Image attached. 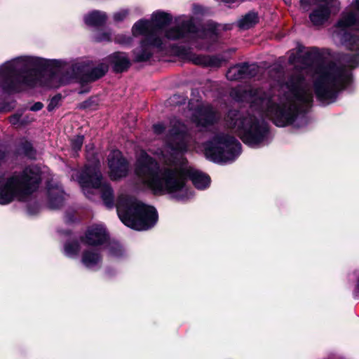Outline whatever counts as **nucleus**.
<instances>
[{
  "label": "nucleus",
  "mask_w": 359,
  "mask_h": 359,
  "mask_svg": "<svg viewBox=\"0 0 359 359\" xmlns=\"http://www.w3.org/2000/svg\"><path fill=\"white\" fill-rule=\"evenodd\" d=\"M304 67L296 70L278 89H252L245 92L244 98L250 103V111H257V117L250 111L230 110L225 118L226 125L242 141L252 147L268 144L269 131L263 117L266 116L279 127L290 124H306L304 112L311 107L313 93Z\"/></svg>",
  "instance_id": "nucleus-1"
},
{
  "label": "nucleus",
  "mask_w": 359,
  "mask_h": 359,
  "mask_svg": "<svg viewBox=\"0 0 359 359\" xmlns=\"http://www.w3.org/2000/svg\"><path fill=\"white\" fill-rule=\"evenodd\" d=\"M135 175L137 183L154 194H169L177 201L187 200L193 195L187 185V178L198 189H204L210 184L209 176L189 166L182 154L158 166L156 160L141 151L137 157Z\"/></svg>",
  "instance_id": "nucleus-2"
},
{
  "label": "nucleus",
  "mask_w": 359,
  "mask_h": 359,
  "mask_svg": "<svg viewBox=\"0 0 359 359\" xmlns=\"http://www.w3.org/2000/svg\"><path fill=\"white\" fill-rule=\"evenodd\" d=\"M171 20L172 17L169 13L158 11L152 14L151 20H140L134 25L133 34L145 36L140 46L133 50L135 61L149 60L152 55V48H165L168 40L183 39L191 41L199 36L192 19L185 17L178 18L174 26L164 30L163 28Z\"/></svg>",
  "instance_id": "nucleus-3"
},
{
  "label": "nucleus",
  "mask_w": 359,
  "mask_h": 359,
  "mask_svg": "<svg viewBox=\"0 0 359 359\" xmlns=\"http://www.w3.org/2000/svg\"><path fill=\"white\" fill-rule=\"evenodd\" d=\"M306 65L315 66L313 86L317 98L323 102H332L337 93L351 81L350 69L334 62H322V54L317 48L305 53Z\"/></svg>",
  "instance_id": "nucleus-4"
},
{
  "label": "nucleus",
  "mask_w": 359,
  "mask_h": 359,
  "mask_svg": "<svg viewBox=\"0 0 359 359\" xmlns=\"http://www.w3.org/2000/svg\"><path fill=\"white\" fill-rule=\"evenodd\" d=\"M46 167L32 165L22 172L15 173L0 184V204L6 205L15 199L25 200L33 193L43 180H49Z\"/></svg>",
  "instance_id": "nucleus-5"
},
{
  "label": "nucleus",
  "mask_w": 359,
  "mask_h": 359,
  "mask_svg": "<svg viewBox=\"0 0 359 359\" xmlns=\"http://www.w3.org/2000/svg\"><path fill=\"white\" fill-rule=\"evenodd\" d=\"M359 28V0H352L349 6L342 12L334 26L332 36L336 42L346 46L354 51L351 55H346L342 61L353 68L359 63V32L353 34V29Z\"/></svg>",
  "instance_id": "nucleus-6"
},
{
  "label": "nucleus",
  "mask_w": 359,
  "mask_h": 359,
  "mask_svg": "<svg viewBox=\"0 0 359 359\" xmlns=\"http://www.w3.org/2000/svg\"><path fill=\"white\" fill-rule=\"evenodd\" d=\"M116 210L120 219L126 226L138 231L151 228L158 219L154 208L146 205L126 194L118 196Z\"/></svg>",
  "instance_id": "nucleus-7"
},
{
  "label": "nucleus",
  "mask_w": 359,
  "mask_h": 359,
  "mask_svg": "<svg viewBox=\"0 0 359 359\" xmlns=\"http://www.w3.org/2000/svg\"><path fill=\"white\" fill-rule=\"evenodd\" d=\"M39 59L22 56L4 63L0 67V76L6 87L15 89L18 84L34 87L41 84L39 79L41 72L38 69Z\"/></svg>",
  "instance_id": "nucleus-8"
},
{
  "label": "nucleus",
  "mask_w": 359,
  "mask_h": 359,
  "mask_svg": "<svg viewBox=\"0 0 359 359\" xmlns=\"http://www.w3.org/2000/svg\"><path fill=\"white\" fill-rule=\"evenodd\" d=\"M99 166V161H95L92 165H86L81 172L74 170L72 178L79 182L88 198H91L95 189H100L104 204L111 208L114 205L113 190L109 184L102 182Z\"/></svg>",
  "instance_id": "nucleus-9"
},
{
  "label": "nucleus",
  "mask_w": 359,
  "mask_h": 359,
  "mask_svg": "<svg viewBox=\"0 0 359 359\" xmlns=\"http://www.w3.org/2000/svg\"><path fill=\"white\" fill-rule=\"evenodd\" d=\"M204 152L207 158L215 163L232 162L240 155L241 144L234 137L219 133L205 143Z\"/></svg>",
  "instance_id": "nucleus-10"
},
{
  "label": "nucleus",
  "mask_w": 359,
  "mask_h": 359,
  "mask_svg": "<svg viewBox=\"0 0 359 359\" xmlns=\"http://www.w3.org/2000/svg\"><path fill=\"white\" fill-rule=\"evenodd\" d=\"M166 141L173 152L183 154L187 151L191 137L187 126L178 119L174 118L170 122Z\"/></svg>",
  "instance_id": "nucleus-11"
},
{
  "label": "nucleus",
  "mask_w": 359,
  "mask_h": 359,
  "mask_svg": "<svg viewBox=\"0 0 359 359\" xmlns=\"http://www.w3.org/2000/svg\"><path fill=\"white\" fill-rule=\"evenodd\" d=\"M109 175L111 180H118L125 177L129 170L128 163L118 150L112 151L108 156Z\"/></svg>",
  "instance_id": "nucleus-12"
},
{
  "label": "nucleus",
  "mask_w": 359,
  "mask_h": 359,
  "mask_svg": "<svg viewBox=\"0 0 359 359\" xmlns=\"http://www.w3.org/2000/svg\"><path fill=\"white\" fill-rule=\"evenodd\" d=\"M219 116L214 109L209 106H203L198 108L192 116V121L198 127L206 128L213 125Z\"/></svg>",
  "instance_id": "nucleus-13"
},
{
  "label": "nucleus",
  "mask_w": 359,
  "mask_h": 359,
  "mask_svg": "<svg viewBox=\"0 0 359 359\" xmlns=\"http://www.w3.org/2000/svg\"><path fill=\"white\" fill-rule=\"evenodd\" d=\"M331 1L332 0H313V5L315 8L309 15V18L314 25H323L329 19Z\"/></svg>",
  "instance_id": "nucleus-14"
},
{
  "label": "nucleus",
  "mask_w": 359,
  "mask_h": 359,
  "mask_svg": "<svg viewBox=\"0 0 359 359\" xmlns=\"http://www.w3.org/2000/svg\"><path fill=\"white\" fill-rule=\"evenodd\" d=\"M107 239L106 230L102 225H94L86 231L83 242L90 245H98L104 243Z\"/></svg>",
  "instance_id": "nucleus-15"
},
{
  "label": "nucleus",
  "mask_w": 359,
  "mask_h": 359,
  "mask_svg": "<svg viewBox=\"0 0 359 359\" xmlns=\"http://www.w3.org/2000/svg\"><path fill=\"white\" fill-rule=\"evenodd\" d=\"M256 66L254 65H238L231 67L226 72V78L231 81H236L247 77L254 76L256 74Z\"/></svg>",
  "instance_id": "nucleus-16"
},
{
  "label": "nucleus",
  "mask_w": 359,
  "mask_h": 359,
  "mask_svg": "<svg viewBox=\"0 0 359 359\" xmlns=\"http://www.w3.org/2000/svg\"><path fill=\"white\" fill-rule=\"evenodd\" d=\"M47 187L49 207L51 209L60 208L65 199L62 189L57 184L53 186L50 182H48Z\"/></svg>",
  "instance_id": "nucleus-17"
},
{
  "label": "nucleus",
  "mask_w": 359,
  "mask_h": 359,
  "mask_svg": "<svg viewBox=\"0 0 359 359\" xmlns=\"http://www.w3.org/2000/svg\"><path fill=\"white\" fill-rule=\"evenodd\" d=\"M102 256L97 249L88 248L83 251L81 263L88 269H94L100 265Z\"/></svg>",
  "instance_id": "nucleus-18"
},
{
  "label": "nucleus",
  "mask_w": 359,
  "mask_h": 359,
  "mask_svg": "<svg viewBox=\"0 0 359 359\" xmlns=\"http://www.w3.org/2000/svg\"><path fill=\"white\" fill-rule=\"evenodd\" d=\"M111 62L116 72H122L128 69L130 65V60L123 53H115L110 56Z\"/></svg>",
  "instance_id": "nucleus-19"
},
{
  "label": "nucleus",
  "mask_w": 359,
  "mask_h": 359,
  "mask_svg": "<svg viewBox=\"0 0 359 359\" xmlns=\"http://www.w3.org/2000/svg\"><path fill=\"white\" fill-rule=\"evenodd\" d=\"M107 15L104 12L93 11L84 17L85 23L90 26H100L105 23Z\"/></svg>",
  "instance_id": "nucleus-20"
},
{
  "label": "nucleus",
  "mask_w": 359,
  "mask_h": 359,
  "mask_svg": "<svg viewBox=\"0 0 359 359\" xmlns=\"http://www.w3.org/2000/svg\"><path fill=\"white\" fill-rule=\"evenodd\" d=\"M259 21L258 15L255 12H249L238 21V26L242 29H248L255 26Z\"/></svg>",
  "instance_id": "nucleus-21"
},
{
  "label": "nucleus",
  "mask_w": 359,
  "mask_h": 359,
  "mask_svg": "<svg viewBox=\"0 0 359 359\" xmlns=\"http://www.w3.org/2000/svg\"><path fill=\"white\" fill-rule=\"evenodd\" d=\"M108 70V67L105 64H100L92 69L90 74V79L93 81L103 76Z\"/></svg>",
  "instance_id": "nucleus-22"
},
{
  "label": "nucleus",
  "mask_w": 359,
  "mask_h": 359,
  "mask_svg": "<svg viewBox=\"0 0 359 359\" xmlns=\"http://www.w3.org/2000/svg\"><path fill=\"white\" fill-rule=\"evenodd\" d=\"M183 52L184 53H182V56L184 59L193 62L194 64L202 65V64L205 63V62H206L205 58L194 54L189 50H184Z\"/></svg>",
  "instance_id": "nucleus-23"
},
{
  "label": "nucleus",
  "mask_w": 359,
  "mask_h": 359,
  "mask_svg": "<svg viewBox=\"0 0 359 359\" xmlns=\"http://www.w3.org/2000/svg\"><path fill=\"white\" fill-rule=\"evenodd\" d=\"M64 250L67 257H74L78 255L80 247L77 242H71L65 244Z\"/></svg>",
  "instance_id": "nucleus-24"
},
{
  "label": "nucleus",
  "mask_w": 359,
  "mask_h": 359,
  "mask_svg": "<svg viewBox=\"0 0 359 359\" xmlns=\"http://www.w3.org/2000/svg\"><path fill=\"white\" fill-rule=\"evenodd\" d=\"M108 248L109 255L113 257H119L122 255L123 250L117 243H110Z\"/></svg>",
  "instance_id": "nucleus-25"
},
{
  "label": "nucleus",
  "mask_w": 359,
  "mask_h": 359,
  "mask_svg": "<svg viewBox=\"0 0 359 359\" xmlns=\"http://www.w3.org/2000/svg\"><path fill=\"white\" fill-rule=\"evenodd\" d=\"M83 143V136L78 135L71 140L72 149L76 152L81 149Z\"/></svg>",
  "instance_id": "nucleus-26"
},
{
  "label": "nucleus",
  "mask_w": 359,
  "mask_h": 359,
  "mask_svg": "<svg viewBox=\"0 0 359 359\" xmlns=\"http://www.w3.org/2000/svg\"><path fill=\"white\" fill-rule=\"evenodd\" d=\"M128 14L127 10H121L114 14V20L116 22H120L124 20Z\"/></svg>",
  "instance_id": "nucleus-27"
},
{
  "label": "nucleus",
  "mask_w": 359,
  "mask_h": 359,
  "mask_svg": "<svg viewBox=\"0 0 359 359\" xmlns=\"http://www.w3.org/2000/svg\"><path fill=\"white\" fill-rule=\"evenodd\" d=\"M111 39V33L109 32H100L95 36V40L97 41H109Z\"/></svg>",
  "instance_id": "nucleus-28"
},
{
  "label": "nucleus",
  "mask_w": 359,
  "mask_h": 359,
  "mask_svg": "<svg viewBox=\"0 0 359 359\" xmlns=\"http://www.w3.org/2000/svg\"><path fill=\"white\" fill-rule=\"evenodd\" d=\"M57 78V74H53L50 77V81L49 83L47 84V86L48 87H58L60 85H63V84H65V83H67L69 82L68 80H66V79H61L60 81H59V83L58 84H55L53 83V81L55 79H56Z\"/></svg>",
  "instance_id": "nucleus-29"
},
{
  "label": "nucleus",
  "mask_w": 359,
  "mask_h": 359,
  "mask_svg": "<svg viewBox=\"0 0 359 359\" xmlns=\"http://www.w3.org/2000/svg\"><path fill=\"white\" fill-rule=\"evenodd\" d=\"M60 100V97L56 96L53 97L48 105V110L50 111L53 110L57 106Z\"/></svg>",
  "instance_id": "nucleus-30"
},
{
  "label": "nucleus",
  "mask_w": 359,
  "mask_h": 359,
  "mask_svg": "<svg viewBox=\"0 0 359 359\" xmlns=\"http://www.w3.org/2000/svg\"><path fill=\"white\" fill-rule=\"evenodd\" d=\"M10 122L13 125L22 124L24 120L22 118V116L20 114H15L10 118Z\"/></svg>",
  "instance_id": "nucleus-31"
},
{
  "label": "nucleus",
  "mask_w": 359,
  "mask_h": 359,
  "mask_svg": "<svg viewBox=\"0 0 359 359\" xmlns=\"http://www.w3.org/2000/svg\"><path fill=\"white\" fill-rule=\"evenodd\" d=\"M153 129L156 134L160 135V134H162L165 131V127L164 126V125L163 123H158L154 124L153 126Z\"/></svg>",
  "instance_id": "nucleus-32"
},
{
  "label": "nucleus",
  "mask_w": 359,
  "mask_h": 359,
  "mask_svg": "<svg viewBox=\"0 0 359 359\" xmlns=\"http://www.w3.org/2000/svg\"><path fill=\"white\" fill-rule=\"evenodd\" d=\"M310 6V0H300V7L304 11H309Z\"/></svg>",
  "instance_id": "nucleus-33"
},
{
  "label": "nucleus",
  "mask_w": 359,
  "mask_h": 359,
  "mask_svg": "<svg viewBox=\"0 0 359 359\" xmlns=\"http://www.w3.org/2000/svg\"><path fill=\"white\" fill-rule=\"evenodd\" d=\"M115 41L117 43H122V44H127L130 42V38L126 37V36H118L115 39Z\"/></svg>",
  "instance_id": "nucleus-34"
},
{
  "label": "nucleus",
  "mask_w": 359,
  "mask_h": 359,
  "mask_svg": "<svg viewBox=\"0 0 359 359\" xmlns=\"http://www.w3.org/2000/svg\"><path fill=\"white\" fill-rule=\"evenodd\" d=\"M43 105L41 102H36L31 107L30 109L34 111H37L41 110L43 108Z\"/></svg>",
  "instance_id": "nucleus-35"
},
{
  "label": "nucleus",
  "mask_w": 359,
  "mask_h": 359,
  "mask_svg": "<svg viewBox=\"0 0 359 359\" xmlns=\"http://www.w3.org/2000/svg\"><path fill=\"white\" fill-rule=\"evenodd\" d=\"M355 294V296H357V297L359 296V278L358 279V281H357Z\"/></svg>",
  "instance_id": "nucleus-36"
},
{
  "label": "nucleus",
  "mask_w": 359,
  "mask_h": 359,
  "mask_svg": "<svg viewBox=\"0 0 359 359\" xmlns=\"http://www.w3.org/2000/svg\"><path fill=\"white\" fill-rule=\"evenodd\" d=\"M215 60H216L215 58H211L210 59L211 65L219 66L220 65V61H218L217 62H216Z\"/></svg>",
  "instance_id": "nucleus-37"
},
{
  "label": "nucleus",
  "mask_w": 359,
  "mask_h": 359,
  "mask_svg": "<svg viewBox=\"0 0 359 359\" xmlns=\"http://www.w3.org/2000/svg\"><path fill=\"white\" fill-rule=\"evenodd\" d=\"M284 1H285L286 4H289L290 5L291 4V0H284Z\"/></svg>",
  "instance_id": "nucleus-38"
},
{
  "label": "nucleus",
  "mask_w": 359,
  "mask_h": 359,
  "mask_svg": "<svg viewBox=\"0 0 359 359\" xmlns=\"http://www.w3.org/2000/svg\"><path fill=\"white\" fill-rule=\"evenodd\" d=\"M4 153L0 152V160L4 158Z\"/></svg>",
  "instance_id": "nucleus-39"
},
{
  "label": "nucleus",
  "mask_w": 359,
  "mask_h": 359,
  "mask_svg": "<svg viewBox=\"0 0 359 359\" xmlns=\"http://www.w3.org/2000/svg\"><path fill=\"white\" fill-rule=\"evenodd\" d=\"M289 61L290 62L292 63L293 62V59L292 58V57H290L289 58Z\"/></svg>",
  "instance_id": "nucleus-40"
}]
</instances>
